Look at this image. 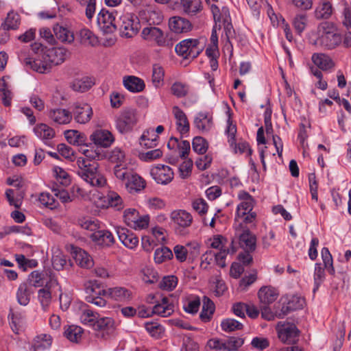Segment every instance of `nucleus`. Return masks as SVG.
<instances>
[{"mask_svg": "<svg viewBox=\"0 0 351 351\" xmlns=\"http://www.w3.org/2000/svg\"><path fill=\"white\" fill-rule=\"evenodd\" d=\"M180 5L183 12L191 16L196 15L203 9L201 0H180Z\"/></svg>", "mask_w": 351, "mask_h": 351, "instance_id": "nucleus-31", "label": "nucleus"}, {"mask_svg": "<svg viewBox=\"0 0 351 351\" xmlns=\"http://www.w3.org/2000/svg\"><path fill=\"white\" fill-rule=\"evenodd\" d=\"M29 288L39 289L38 300L42 306L44 302V274L38 270L32 271L28 276Z\"/></svg>", "mask_w": 351, "mask_h": 351, "instance_id": "nucleus-18", "label": "nucleus"}, {"mask_svg": "<svg viewBox=\"0 0 351 351\" xmlns=\"http://www.w3.org/2000/svg\"><path fill=\"white\" fill-rule=\"evenodd\" d=\"M167 147L169 149L177 148L179 151V156L183 159L187 158L191 149L190 143L188 141H179L178 138L176 137L170 138L167 143Z\"/></svg>", "mask_w": 351, "mask_h": 351, "instance_id": "nucleus-27", "label": "nucleus"}, {"mask_svg": "<svg viewBox=\"0 0 351 351\" xmlns=\"http://www.w3.org/2000/svg\"><path fill=\"white\" fill-rule=\"evenodd\" d=\"M215 312V304L208 297L203 298L202 309L199 315L202 321L204 322H209Z\"/></svg>", "mask_w": 351, "mask_h": 351, "instance_id": "nucleus-37", "label": "nucleus"}, {"mask_svg": "<svg viewBox=\"0 0 351 351\" xmlns=\"http://www.w3.org/2000/svg\"><path fill=\"white\" fill-rule=\"evenodd\" d=\"M221 327L223 331L230 332L243 329V325L234 319L227 318L221 321Z\"/></svg>", "mask_w": 351, "mask_h": 351, "instance_id": "nucleus-50", "label": "nucleus"}, {"mask_svg": "<svg viewBox=\"0 0 351 351\" xmlns=\"http://www.w3.org/2000/svg\"><path fill=\"white\" fill-rule=\"evenodd\" d=\"M307 22L308 17L306 14L299 13L294 16L292 24L295 32L299 35H301V34L305 30L307 26Z\"/></svg>", "mask_w": 351, "mask_h": 351, "instance_id": "nucleus-46", "label": "nucleus"}, {"mask_svg": "<svg viewBox=\"0 0 351 351\" xmlns=\"http://www.w3.org/2000/svg\"><path fill=\"white\" fill-rule=\"evenodd\" d=\"M335 26L333 23L325 21L319 24L317 27L319 36L315 40H311V43L315 46H320L326 49H333L340 45L342 38L340 34L335 32Z\"/></svg>", "mask_w": 351, "mask_h": 351, "instance_id": "nucleus-2", "label": "nucleus"}, {"mask_svg": "<svg viewBox=\"0 0 351 351\" xmlns=\"http://www.w3.org/2000/svg\"><path fill=\"white\" fill-rule=\"evenodd\" d=\"M171 250L165 246L157 248L154 252V261L156 263H162L173 258Z\"/></svg>", "mask_w": 351, "mask_h": 351, "instance_id": "nucleus-47", "label": "nucleus"}, {"mask_svg": "<svg viewBox=\"0 0 351 351\" xmlns=\"http://www.w3.org/2000/svg\"><path fill=\"white\" fill-rule=\"evenodd\" d=\"M165 72L163 68L158 64L153 65L152 68V82L155 86L163 81Z\"/></svg>", "mask_w": 351, "mask_h": 351, "instance_id": "nucleus-61", "label": "nucleus"}, {"mask_svg": "<svg viewBox=\"0 0 351 351\" xmlns=\"http://www.w3.org/2000/svg\"><path fill=\"white\" fill-rule=\"evenodd\" d=\"M141 20L147 22L150 26L160 24L163 16L159 10L146 8L139 12Z\"/></svg>", "mask_w": 351, "mask_h": 351, "instance_id": "nucleus-25", "label": "nucleus"}, {"mask_svg": "<svg viewBox=\"0 0 351 351\" xmlns=\"http://www.w3.org/2000/svg\"><path fill=\"white\" fill-rule=\"evenodd\" d=\"M124 87L132 93H139L144 90L145 85L141 78L134 76H125L123 80Z\"/></svg>", "mask_w": 351, "mask_h": 351, "instance_id": "nucleus-29", "label": "nucleus"}, {"mask_svg": "<svg viewBox=\"0 0 351 351\" xmlns=\"http://www.w3.org/2000/svg\"><path fill=\"white\" fill-rule=\"evenodd\" d=\"M64 135L67 142L71 145L79 146L86 143V137L85 134L77 130H66Z\"/></svg>", "mask_w": 351, "mask_h": 351, "instance_id": "nucleus-35", "label": "nucleus"}, {"mask_svg": "<svg viewBox=\"0 0 351 351\" xmlns=\"http://www.w3.org/2000/svg\"><path fill=\"white\" fill-rule=\"evenodd\" d=\"M66 49L64 47L45 46V73L52 66L62 64L66 59Z\"/></svg>", "mask_w": 351, "mask_h": 351, "instance_id": "nucleus-12", "label": "nucleus"}, {"mask_svg": "<svg viewBox=\"0 0 351 351\" xmlns=\"http://www.w3.org/2000/svg\"><path fill=\"white\" fill-rule=\"evenodd\" d=\"M58 153L70 161L76 160L77 175L92 186L101 187L106 184L105 178L99 172V165L91 163L84 157H77L73 149L64 143L57 146Z\"/></svg>", "mask_w": 351, "mask_h": 351, "instance_id": "nucleus-1", "label": "nucleus"}, {"mask_svg": "<svg viewBox=\"0 0 351 351\" xmlns=\"http://www.w3.org/2000/svg\"><path fill=\"white\" fill-rule=\"evenodd\" d=\"M127 189L130 191H140L145 187L144 180L137 174L132 173L125 183Z\"/></svg>", "mask_w": 351, "mask_h": 351, "instance_id": "nucleus-40", "label": "nucleus"}, {"mask_svg": "<svg viewBox=\"0 0 351 351\" xmlns=\"http://www.w3.org/2000/svg\"><path fill=\"white\" fill-rule=\"evenodd\" d=\"M93 85V82L88 77L77 78L73 81L71 88L75 91L84 93L88 90Z\"/></svg>", "mask_w": 351, "mask_h": 351, "instance_id": "nucleus-44", "label": "nucleus"}, {"mask_svg": "<svg viewBox=\"0 0 351 351\" xmlns=\"http://www.w3.org/2000/svg\"><path fill=\"white\" fill-rule=\"evenodd\" d=\"M31 289L26 283H21L16 292V298L18 302L23 306H26L30 301Z\"/></svg>", "mask_w": 351, "mask_h": 351, "instance_id": "nucleus-41", "label": "nucleus"}, {"mask_svg": "<svg viewBox=\"0 0 351 351\" xmlns=\"http://www.w3.org/2000/svg\"><path fill=\"white\" fill-rule=\"evenodd\" d=\"M45 303L49 300L58 297L60 308L66 310L70 305V299L66 295H62L57 279L50 274L48 277H45Z\"/></svg>", "mask_w": 351, "mask_h": 351, "instance_id": "nucleus-3", "label": "nucleus"}, {"mask_svg": "<svg viewBox=\"0 0 351 351\" xmlns=\"http://www.w3.org/2000/svg\"><path fill=\"white\" fill-rule=\"evenodd\" d=\"M79 36L80 37L81 43L84 44H89L94 46L98 42L97 38L93 34V32L86 28L80 30Z\"/></svg>", "mask_w": 351, "mask_h": 351, "instance_id": "nucleus-56", "label": "nucleus"}, {"mask_svg": "<svg viewBox=\"0 0 351 351\" xmlns=\"http://www.w3.org/2000/svg\"><path fill=\"white\" fill-rule=\"evenodd\" d=\"M141 36L145 41L158 47H169L172 45L165 32L155 26L144 27L141 32Z\"/></svg>", "mask_w": 351, "mask_h": 351, "instance_id": "nucleus-9", "label": "nucleus"}, {"mask_svg": "<svg viewBox=\"0 0 351 351\" xmlns=\"http://www.w3.org/2000/svg\"><path fill=\"white\" fill-rule=\"evenodd\" d=\"M114 173L117 178L126 182L132 174V173L121 164L117 165L114 167Z\"/></svg>", "mask_w": 351, "mask_h": 351, "instance_id": "nucleus-63", "label": "nucleus"}, {"mask_svg": "<svg viewBox=\"0 0 351 351\" xmlns=\"http://www.w3.org/2000/svg\"><path fill=\"white\" fill-rule=\"evenodd\" d=\"M332 14V7L330 2L324 1L318 5L314 13L315 18L317 20L328 19Z\"/></svg>", "mask_w": 351, "mask_h": 351, "instance_id": "nucleus-39", "label": "nucleus"}, {"mask_svg": "<svg viewBox=\"0 0 351 351\" xmlns=\"http://www.w3.org/2000/svg\"><path fill=\"white\" fill-rule=\"evenodd\" d=\"M258 295L261 302L268 306L277 299L278 292L275 288L271 286H265L259 289Z\"/></svg>", "mask_w": 351, "mask_h": 351, "instance_id": "nucleus-28", "label": "nucleus"}, {"mask_svg": "<svg viewBox=\"0 0 351 351\" xmlns=\"http://www.w3.org/2000/svg\"><path fill=\"white\" fill-rule=\"evenodd\" d=\"M99 317H100L97 313H95L89 308H84L82 311L80 319L84 325L93 328L96 324V322H97Z\"/></svg>", "mask_w": 351, "mask_h": 351, "instance_id": "nucleus-38", "label": "nucleus"}, {"mask_svg": "<svg viewBox=\"0 0 351 351\" xmlns=\"http://www.w3.org/2000/svg\"><path fill=\"white\" fill-rule=\"evenodd\" d=\"M145 327L152 337L156 339L161 337V335L163 332V328L161 325L158 323L150 322L146 323Z\"/></svg>", "mask_w": 351, "mask_h": 351, "instance_id": "nucleus-60", "label": "nucleus"}, {"mask_svg": "<svg viewBox=\"0 0 351 351\" xmlns=\"http://www.w3.org/2000/svg\"><path fill=\"white\" fill-rule=\"evenodd\" d=\"M97 23L104 34H112L117 29L114 16L106 9L101 10L97 14Z\"/></svg>", "mask_w": 351, "mask_h": 351, "instance_id": "nucleus-14", "label": "nucleus"}, {"mask_svg": "<svg viewBox=\"0 0 351 351\" xmlns=\"http://www.w3.org/2000/svg\"><path fill=\"white\" fill-rule=\"evenodd\" d=\"M114 121L117 131L122 134H128L137 123L136 112L132 108L123 109L115 117Z\"/></svg>", "mask_w": 351, "mask_h": 351, "instance_id": "nucleus-6", "label": "nucleus"}, {"mask_svg": "<svg viewBox=\"0 0 351 351\" xmlns=\"http://www.w3.org/2000/svg\"><path fill=\"white\" fill-rule=\"evenodd\" d=\"M177 283L176 277L173 276H165L160 282V287L164 290L171 291L176 287Z\"/></svg>", "mask_w": 351, "mask_h": 351, "instance_id": "nucleus-64", "label": "nucleus"}, {"mask_svg": "<svg viewBox=\"0 0 351 351\" xmlns=\"http://www.w3.org/2000/svg\"><path fill=\"white\" fill-rule=\"evenodd\" d=\"M244 343V339L241 337H230L225 341V349L227 351H237Z\"/></svg>", "mask_w": 351, "mask_h": 351, "instance_id": "nucleus-53", "label": "nucleus"}, {"mask_svg": "<svg viewBox=\"0 0 351 351\" xmlns=\"http://www.w3.org/2000/svg\"><path fill=\"white\" fill-rule=\"evenodd\" d=\"M85 292L86 302L93 304L99 307H104L106 305V300L102 296L107 295V290L97 281H89L85 284Z\"/></svg>", "mask_w": 351, "mask_h": 351, "instance_id": "nucleus-7", "label": "nucleus"}, {"mask_svg": "<svg viewBox=\"0 0 351 351\" xmlns=\"http://www.w3.org/2000/svg\"><path fill=\"white\" fill-rule=\"evenodd\" d=\"M239 246L245 252H254L256 246V236L246 228L241 232L237 230L236 236L232 239L230 252L234 253Z\"/></svg>", "mask_w": 351, "mask_h": 351, "instance_id": "nucleus-4", "label": "nucleus"}, {"mask_svg": "<svg viewBox=\"0 0 351 351\" xmlns=\"http://www.w3.org/2000/svg\"><path fill=\"white\" fill-rule=\"evenodd\" d=\"M322 258L324 262V268L331 274H335V269L333 267L332 257L327 247H323L321 252Z\"/></svg>", "mask_w": 351, "mask_h": 351, "instance_id": "nucleus-55", "label": "nucleus"}, {"mask_svg": "<svg viewBox=\"0 0 351 351\" xmlns=\"http://www.w3.org/2000/svg\"><path fill=\"white\" fill-rule=\"evenodd\" d=\"M91 239L98 245L110 246L114 243L112 234L106 230H97L91 234Z\"/></svg>", "mask_w": 351, "mask_h": 351, "instance_id": "nucleus-30", "label": "nucleus"}, {"mask_svg": "<svg viewBox=\"0 0 351 351\" xmlns=\"http://www.w3.org/2000/svg\"><path fill=\"white\" fill-rule=\"evenodd\" d=\"M73 114L66 109H56L50 112V118L58 124H67L71 122Z\"/></svg>", "mask_w": 351, "mask_h": 351, "instance_id": "nucleus-34", "label": "nucleus"}, {"mask_svg": "<svg viewBox=\"0 0 351 351\" xmlns=\"http://www.w3.org/2000/svg\"><path fill=\"white\" fill-rule=\"evenodd\" d=\"M66 263V260L64 258V256L58 249H56L53 251L51 263L53 269L57 271H60L64 268Z\"/></svg>", "mask_w": 351, "mask_h": 351, "instance_id": "nucleus-52", "label": "nucleus"}, {"mask_svg": "<svg viewBox=\"0 0 351 351\" xmlns=\"http://www.w3.org/2000/svg\"><path fill=\"white\" fill-rule=\"evenodd\" d=\"M169 26L170 29L177 34L186 33L192 29L191 23L186 19L181 16H173L169 19Z\"/></svg>", "mask_w": 351, "mask_h": 351, "instance_id": "nucleus-24", "label": "nucleus"}, {"mask_svg": "<svg viewBox=\"0 0 351 351\" xmlns=\"http://www.w3.org/2000/svg\"><path fill=\"white\" fill-rule=\"evenodd\" d=\"M107 295L117 301L125 302L131 299L132 292L126 288L117 287L107 289Z\"/></svg>", "mask_w": 351, "mask_h": 351, "instance_id": "nucleus-33", "label": "nucleus"}, {"mask_svg": "<svg viewBox=\"0 0 351 351\" xmlns=\"http://www.w3.org/2000/svg\"><path fill=\"white\" fill-rule=\"evenodd\" d=\"M53 176L60 183L64 186H68L71 183L69 173L62 168L55 166L52 169Z\"/></svg>", "mask_w": 351, "mask_h": 351, "instance_id": "nucleus-51", "label": "nucleus"}, {"mask_svg": "<svg viewBox=\"0 0 351 351\" xmlns=\"http://www.w3.org/2000/svg\"><path fill=\"white\" fill-rule=\"evenodd\" d=\"M138 216L139 213L135 208H128L124 211V221L131 228L132 226H134V222Z\"/></svg>", "mask_w": 351, "mask_h": 351, "instance_id": "nucleus-62", "label": "nucleus"}, {"mask_svg": "<svg viewBox=\"0 0 351 351\" xmlns=\"http://www.w3.org/2000/svg\"><path fill=\"white\" fill-rule=\"evenodd\" d=\"M171 219L176 230L181 232L182 229L189 227L193 221L191 213L184 210H174L171 213Z\"/></svg>", "mask_w": 351, "mask_h": 351, "instance_id": "nucleus-17", "label": "nucleus"}, {"mask_svg": "<svg viewBox=\"0 0 351 351\" xmlns=\"http://www.w3.org/2000/svg\"><path fill=\"white\" fill-rule=\"evenodd\" d=\"M116 232L120 241L128 248L134 249L138 243V237L125 228L117 227Z\"/></svg>", "mask_w": 351, "mask_h": 351, "instance_id": "nucleus-23", "label": "nucleus"}, {"mask_svg": "<svg viewBox=\"0 0 351 351\" xmlns=\"http://www.w3.org/2000/svg\"><path fill=\"white\" fill-rule=\"evenodd\" d=\"M311 60L319 69L323 71H327L335 66L333 60L325 53H313Z\"/></svg>", "mask_w": 351, "mask_h": 351, "instance_id": "nucleus-32", "label": "nucleus"}, {"mask_svg": "<svg viewBox=\"0 0 351 351\" xmlns=\"http://www.w3.org/2000/svg\"><path fill=\"white\" fill-rule=\"evenodd\" d=\"M238 197L241 202L237 206L236 217L245 216L247 213L252 210L254 200L249 193L245 191H241L238 193Z\"/></svg>", "mask_w": 351, "mask_h": 351, "instance_id": "nucleus-20", "label": "nucleus"}, {"mask_svg": "<svg viewBox=\"0 0 351 351\" xmlns=\"http://www.w3.org/2000/svg\"><path fill=\"white\" fill-rule=\"evenodd\" d=\"M72 114L75 121L80 124L88 123L93 116V109L87 104H76L74 106Z\"/></svg>", "mask_w": 351, "mask_h": 351, "instance_id": "nucleus-19", "label": "nucleus"}, {"mask_svg": "<svg viewBox=\"0 0 351 351\" xmlns=\"http://www.w3.org/2000/svg\"><path fill=\"white\" fill-rule=\"evenodd\" d=\"M52 26V30L56 37L62 42L71 43L74 40L73 34L68 29L56 23Z\"/></svg>", "mask_w": 351, "mask_h": 351, "instance_id": "nucleus-36", "label": "nucleus"}, {"mask_svg": "<svg viewBox=\"0 0 351 351\" xmlns=\"http://www.w3.org/2000/svg\"><path fill=\"white\" fill-rule=\"evenodd\" d=\"M324 278V268L322 267L321 263H316L315 265L314 287L313 290L314 293L319 289V287L323 282Z\"/></svg>", "mask_w": 351, "mask_h": 351, "instance_id": "nucleus-54", "label": "nucleus"}, {"mask_svg": "<svg viewBox=\"0 0 351 351\" xmlns=\"http://www.w3.org/2000/svg\"><path fill=\"white\" fill-rule=\"evenodd\" d=\"M158 136L154 134V130L150 128L145 131L140 138V144L145 147H152L156 145Z\"/></svg>", "mask_w": 351, "mask_h": 351, "instance_id": "nucleus-42", "label": "nucleus"}, {"mask_svg": "<svg viewBox=\"0 0 351 351\" xmlns=\"http://www.w3.org/2000/svg\"><path fill=\"white\" fill-rule=\"evenodd\" d=\"M195 127L202 133L209 132L213 127L212 115L207 112H199L194 118Z\"/></svg>", "mask_w": 351, "mask_h": 351, "instance_id": "nucleus-22", "label": "nucleus"}, {"mask_svg": "<svg viewBox=\"0 0 351 351\" xmlns=\"http://www.w3.org/2000/svg\"><path fill=\"white\" fill-rule=\"evenodd\" d=\"M14 191L12 189H8L5 191V197L9 202L10 205L14 206L16 208H19L22 204V199L23 198L24 193L20 192L16 195V198H14Z\"/></svg>", "mask_w": 351, "mask_h": 351, "instance_id": "nucleus-57", "label": "nucleus"}, {"mask_svg": "<svg viewBox=\"0 0 351 351\" xmlns=\"http://www.w3.org/2000/svg\"><path fill=\"white\" fill-rule=\"evenodd\" d=\"M20 24V16L14 12L8 14L1 25L10 30L18 29Z\"/></svg>", "mask_w": 351, "mask_h": 351, "instance_id": "nucleus-48", "label": "nucleus"}, {"mask_svg": "<svg viewBox=\"0 0 351 351\" xmlns=\"http://www.w3.org/2000/svg\"><path fill=\"white\" fill-rule=\"evenodd\" d=\"M204 49V43L198 39L188 38L182 40L175 47L177 54L184 59L197 58Z\"/></svg>", "mask_w": 351, "mask_h": 351, "instance_id": "nucleus-5", "label": "nucleus"}, {"mask_svg": "<svg viewBox=\"0 0 351 351\" xmlns=\"http://www.w3.org/2000/svg\"><path fill=\"white\" fill-rule=\"evenodd\" d=\"M83 329L78 326L71 325L64 330V336L70 341L78 343L82 338Z\"/></svg>", "mask_w": 351, "mask_h": 351, "instance_id": "nucleus-43", "label": "nucleus"}, {"mask_svg": "<svg viewBox=\"0 0 351 351\" xmlns=\"http://www.w3.org/2000/svg\"><path fill=\"white\" fill-rule=\"evenodd\" d=\"M98 338L107 339L114 336L116 331L114 320L109 317H100L93 328Z\"/></svg>", "mask_w": 351, "mask_h": 351, "instance_id": "nucleus-11", "label": "nucleus"}, {"mask_svg": "<svg viewBox=\"0 0 351 351\" xmlns=\"http://www.w3.org/2000/svg\"><path fill=\"white\" fill-rule=\"evenodd\" d=\"M42 59L43 58L40 60H32L31 58H27L24 60V63L27 67L43 74L44 73V62Z\"/></svg>", "mask_w": 351, "mask_h": 351, "instance_id": "nucleus-59", "label": "nucleus"}, {"mask_svg": "<svg viewBox=\"0 0 351 351\" xmlns=\"http://www.w3.org/2000/svg\"><path fill=\"white\" fill-rule=\"evenodd\" d=\"M108 205L119 210L123 208V202L121 197L115 191H110L106 196Z\"/></svg>", "mask_w": 351, "mask_h": 351, "instance_id": "nucleus-49", "label": "nucleus"}, {"mask_svg": "<svg viewBox=\"0 0 351 351\" xmlns=\"http://www.w3.org/2000/svg\"><path fill=\"white\" fill-rule=\"evenodd\" d=\"M118 26L121 36L132 38L141 28L140 19L133 14L127 13L120 17Z\"/></svg>", "mask_w": 351, "mask_h": 351, "instance_id": "nucleus-8", "label": "nucleus"}, {"mask_svg": "<svg viewBox=\"0 0 351 351\" xmlns=\"http://www.w3.org/2000/svg\"><path fill=\"white\" fill-rule=\"evenodd\" d=\"M150 175L158 184L167 185L174 177L172 169L165 165H158L150 169Z\"/></svg>", "mask_w": 351, "mask_h": 351, "instance_id": "nucleus-13", "label": "nucleus"}, {"mask_svg": "<svg viewBox=\"0 0 351 351\" xmlns=\"http://www.w3.org/2000/svg\"><path fill=\"white\" fill-rule=\"evenodd\" d=\"M173 113L176 119L177 130L182 134H186L189 131L190 125L186 115L178 106L173 108Z\"/></svg>", "mask_w": 351, "mask_h": 351, "instance_id": "nucleus-26", "label": "nucleus"}, {"mask_svg": "<svg viewBox=\"0 0 351 351\" xmlns=\"http://www.w3.org/2000/svg\"><path fill=\"white\" fill-rule=\"evenodd\" d=\"M279 339L287 344H294L298 341L300 331L294 324L279 322L276 327Z\"/></svg>", "mask_w": 351, "mask_h": 351, "instance_id": "nucleus-10", "label": "nucleus"}, {"mask_svg": "<svg viewBox=\"0 0 351 351\" xmlns=\"http://www.w3.org/2000/svg\"><path fill=\"white\" fill-rule=\"evenodd\" d=\"M174 312L173 298L172 295L169 297H162L160 301L152 308L153 314L160 315L163 317L170 316Z\"/></svg>", "mask_w": 351, "mask_h": 351, "instance_id": "nucleus-16", "label": "nucleus"}, {"mask_svg": "<svg viewBox=\"0 0 351 351\" xmlns=\"http://www.w3.org/2000/svg\"><path fill=\"white\" fill-rule=\"evenodd\" d=\"M90 139L97 146L109 147L114 142V136L108 130L97 129L90 136Z\"/></svg>", "mask_w": 351, "mask_h": 351, "instance_id": "nucleus-15", "label": "nucleus"}, {"mask_svg": "<svg viewBox=\"0 0 351 351\" xmlns=\"http://www.w3.org/2000/svg\"><path fill=\"white\" fill-rule=\"evenodd\" d=\"M66 249L71 252L73 258L80 267L88 268L92 265L90 256L84 250L73 244L67 245Z\"/></svg>", "mask_w": 351, "mask_h": 351, "instance_id": "nucleus-21", "label": "nucleus"}, {"mask_svg": "<svg viewBox=\"0 0 351 351\" xmlns=\"http://www.w3.org/2000/svg\"><path fill=\"white\" fill-rule=\"evenodd\" d=\"M23 316L21 313L14 312L13 309L10 308L8 315V319L10 320V325L12 331L17 334L23 324Z\"/></svg>", "mask_w": 351, "mask_h": 351, "instance_id": "nucleus-45", "label": "nucleus"}, {"mask_svg": "<svg viewBox=\"0 0 351 351\" xmlns=\"http://www.w3.org/2000/svg\"><path fill=\"white\" fill-rule=\"evenodd\" d=\"M193 149L199 154H204L208 149V143L202 136H195L192 142Z\"/></svg>", "mask_w": 351, "mask_h": 351, "instance_id": "nucleus-58", "label": "nucleus"}]
</instances>
